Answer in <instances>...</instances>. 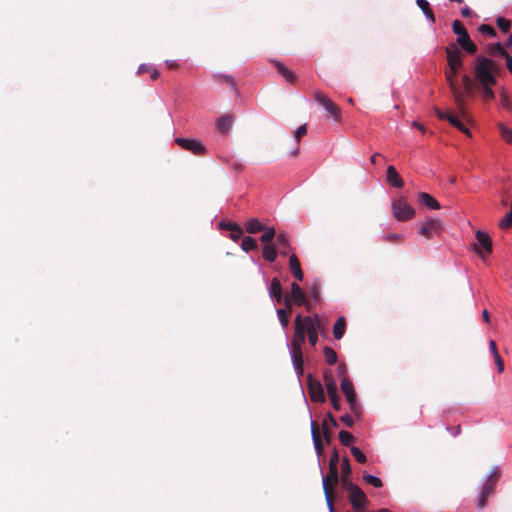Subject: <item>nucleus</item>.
Instances as JSON below:
<instances>
[{
	"mask_svg": "<svg viewBox=\"0 0 512 512\" xmlns=\"http://www.w3.org/2000/svg\"><path fill=\"white\" fill-rule=\"evenodd\" d=\"M351 453L359 463H365L367 461L366 455L356 446L351 448Z\"/></svg>",
	"mask_w": 512,
	"mask_h": 512,
	"instance_id": "nucleus-49",
	"label": "nucleus"
},
{
	"mask_svg": "<svg viewBox=\"0 0 512 512\" xmlns=\"http://www.w3.org/2000/svg\"><path fill=\"white\" fill-rule=\"evenodd\" d=\"M314 99L324 107V109L331 115V117L338 121L341 117V111L339 107L321 91L314 92Z\"/></svg>",
	"mask_w": 512,
	"mask_h": 512,
	"instance_id": "nucleus-9",
	"label": "nucleus"
},
{
	"mask_svg": "<svg viewBox=\"0 0 512 512\" xmlns=\"http://www.w3.org/2000/svg\"><path fill=\"white\" fill-rule=\"evenodd\" d=\"M492 63H493V64L489 66V69H490V71H492L493 75H495V76H496V75L501 71V67H500V65H499L496 61H494V60H492Z\"/></svg>",
	"mask_w": 512,
	"mask_h": 512,
	"instance_id": "nucleus-63",
	"label": "nucleus"
},
{
	"mask_svg": "<svg viewBox=\"0 0 512 512\" xmlns=\"http://www.w3.org/2000/svg\"><path fill=\"white\" fill-rule=\"evenodd\" d=\"M311 433H312V438L313 439H316V438H321L320 436V430H319V426L316 422L312 421L311 423Z\"/></svg>",
	"mask_w": 512,
	"mask_h": 512,
	"instance_id": "nucleus-59",
	"label": "nucleus"
},
{
	"mask_svg": "<svg viewBox=\"0 0 512 512\" xmlns=\"http://www.w3.org/2000/svg\"><path fill=\"white\" fill-rule=\"evenodd\" d=\"M392 214L398 221H407L414 217L415 210L405 198H399L392 203Z\"/></svg>",
	"mask_w": 512,
	"mask_h": 512,
	"instance_id": "nucleus-5",
	"label": "nucleus"
},
{
	"mask_svg": "<svg viewBox=\"0 0 512 512\" xmlns=\"http://www.w3.org/2000/svg\"><path fill=\"white\" fill-rule=\"evenodd\" d=\"M500 102L502 104V106L506 109H511L512 108V104L510 102V99L509 97L507 96V94L505 92H502L500 94Z\"/></svg>",
	"mask_w": 512,
	"mask_h": 512,
	"instance_id": "nucleus-55",
	"label": "nucleus"
},
{
	"mask_svg": "<svg viewBox=\"0 0 512 512\" xmlns=\"http://www.w3.org/2000/svg\"><path fill=\"white\" fill-rule=\"evenodd\" d=\"M277 315H278L279 322L281 323V325L284 328L288 327L290 313L286 309L279 308V309H277Z\"/></svg>",
	"mask_w": 512,
	"mask_h": 512,
	"instance_id": "nucleus-43",
	"label": "nucleus"
},
{
	"mask_svg": "<svg viewBox=\"0 0 512 512\" xmlns=\"http://www.w3.org/2000/svg\"><path fill=\"white\" fill-rule=\"evenodd\" d=\"M499 128H500L502 138L506 142L512 143V130L510 128L504 126L503 124H500Z\"/></svg>",
	"mask_w": 512,
	"mask_h": 512,
	"instance_id": "nucleus-50",
	"label": "nucleus"
},
{
	"mask_svg": "<svg viewBox=\"0 0 512 512\" xmlns=\"http://www.w3.org/2000/svg\"><path fill=\"white\" fill-rule=\"evenodd\" d=\"M363 479H364V481L366 483L372 485L375 488H381L383 486L382 480L379 477H377V476L364 473L363 474Z\"/></svg>",
	"mask_w": 512,
	"mask_h": 512,
	"instance_id": "nucleus-38",
	"label": "nucleus"
},
{
	"mask_svg": "<svg viewBox=\"0 0 512 512\" xmlns=\"http://www.w3.org/2000/svg\"><path fill=\"white\" fill-rule=\"evenodd\" d=\"M479 32L483 35L489 36V37H495L496 36V30L487 24H482L478 28Z\"/></svg>",
	"mask_w": 512,
	"mask_h": 512,
	"instance_id": "nucleus-48",
	"label": "nucleus"
},
{
	"mask_svg": "<svg viewBox=\"0 0 512 512\" xmlns=\"http://www.w3.org/2000/svg\"><path fill=\"white\" fill-rule=\"evenodd\" d=\"M144 73L150 74V78L153 81L157 80L159 78V71L150 65L141 64L138 67V74H144Z\"/></svg>",
	"mask_w": 512,
	"mask_h": 512,
	"instance_id": "nucleus-34",
	"label": "nucleus"
},
{
	"mask_svg": "<svg viewBox=\"0 0 512 512\" xmlns=\"http://www.w3.org/2000/svg\"><path fill=\"white\" fill-rule=\"evenodd\" d=\"M499 226L503 230H507L512 227V203L510 211L500 220Z\"/></svg>",
	"mask_w": 512,
	"mask_h": 512,
	"instance_id": "nucleus-42",
	"label": "nucleus"
},
{
	"mask_svg": "<svg viewBox=\"0 0 512 512\" xmlns=\"http://www.w3.org/2000/svg\"><path fill=\"white\" fill-rule=\"evenodd\" d=\"M287 297L293 301L294 305L304 306L307 311L311 310V302L308 300L307 295L296 282L291 283L290 294L287 295Z\"/></svg>",
	"mask_w": 512,
	"mask_h": 512,
	"instance_id": "nucleus-10",
	"label": "nucleus"
},
{
	"mask_svg": "<svg viewBox=\"0 0 512 512\" xmlns=\"http://www.w3.org/2000/svg\"><path fill=\"white\" fill-rule=\"evenodd\" d=\"M245 229L248 233L254 234L263 231L264 226L257 218H251L246 222Z\"/></svg>",
	"mask_w": 512,
	"mask_h": 512,
	"instance_id": "nucleus-30",
	"label": "nucleus"
},
{
	"mask_svg": "<svg viewBox=\"0 0 512 512\" xmlns=\"http://www.w3.org/2000/svg\"><path fill=\"white\" fill-rule=\"evenodd\" d=\"M462 84L465 90V92H463L464 95L467 94L468 96H472L474 94V89L476 85L475 81L468 74H464L462 76ZM459 112L461 113L462 116L465 115V110L463 112L459 110Z\"/></svg>",
	"mask_w": 512,
	"mask_h": 512,
	"instance_id": "nucleus-26",
	"label": "nucleus"
},
{
	"mask_svg": "<svg viewBox=\"0 0 512 512\" xmlns=\"http://www.w3.org/2000/svg\"><path fill=\"white\" fill-rule=\"evenodd\" d=\"M302 325L304 328L305 335L308 338L309 343L312 347H315L318 342V332L314 329L313 322L310 316H302Z\"/></svg>",
	"mask_w": 512,
	"mask_h": 512,
	"instance_id": "nucleus-15",
	"label": "nucleus"
},
{
	"mask_svg": "<svg viewBox=\"0 0 512 512\" xmlns=\"http://www.w3.org/2000/svg\"><path fill=\"white\" fill-rule=\"evenodd\" d=\"M500 477V472L498 469H493L489 478L482 488V492L478 501V508L483 509L487 504L488 497L494 492L497 481Z\"/></svg>",
	"mask_w": 512,
	"mask_h": 512,
	"instance_id": "nucleus-7",
	"label": "nucleus"
},
{
	"mask_svg": "<svg viewBox=\"0 0 512 512\" xmlns=\"http://www.w3.org/2000/svg\"><path fill=\"white\" fill-rule=\"evenodd\" d=\"M310 318L313 322L314 329H316L319 334H322L326 329V323L318 314H313Z\"/></svg>",
	"mask_w": 512,
	"mask_h": 512,
	"instance_id": "nucleus-37",
	"label": "nucleus"
},
{
	"mask_svg": "<svg viewBox=\"0 0 512 512\" xmlns=\"http://www.w3.org/2000/svg\"><path fill=\"white\" fill-rule=\"evenodd\" d=\"M339 464V453L336 449H333L332 455L329 460V466H337Z\"/></svg>",
	"mask_w": 512,
	"mask_h": 512,
	"instance_id": "nucleus-56",
	"label": "nucleus"
},
{
	"mask_svg": "<svg viewBox=\"0 0 512 512\" xmlns=\"http://www.w3.org/2000/svg\"><path fill=\"white\" fill-rule=\"evenodd\" d=\"M242 234H243V230H242L241 226L237 225V227L230 232V238L234 242H237L241 238Z\"/></svg>",
	"mask_w": 512,
	"mask_h": 512,
	"instance_id": "nucleus-53",
	"label": "nucleus"
},
{
	"mask_svg": "<svg viewBox=\"0 0 512 512\" xmlns=\"http://www.w3.org/2000/svg\"><path fill=\"white\" fill-rule=\"evenodd\" d=\"M456 42L461 48H463L469 54H475L477 52V46L470 39L469 34L467 36L457 37Z\"/></svg>",
	"mask_w": 512,
	"mask_h": 512,
	"instance_id": "nucleus-22",
	"label": "nucleus"
},
{
	"mask_svg": "<svg viewBox=\"0 0 512 512\" xmlns=\"http://www.w3.org/2000/svg\"><path fill=\"white\" fill-rule=\"evenodd\" d=\"M494 85L495 84H482V85H479L482 99L485 102L491 101V100H493L495 98V94H494V92L492 90V86H494Z\"/></svg>",
	"mask_w": 512,
	"mask_h": 512,
	"instance_id": "nucleus-33",
	"label": "nucleus"
},
{
	"mask_svg": "<svg viewBox=\"0 0 512 512\" xmlns=\"http://www.w3.org/2000/svg\"><path fill=\"white\" fill-rule=\"evenodd\" d=\"M452 30L458 37L467 36L468 32L459 20H454L452 23Z\"/></svg>",
	"mask_w": 512,
	"mask_h": 512,
	"instance_id": "nucleus-41",
	"label": "nucleus"
},
{
	"mask_svg": "<svg viewBox=\"0 0 512 512\" xmlns=\"http://www.w3.org/2000/svg\"><path fill=\"white\" fill-rule=\"evenodd\" d=\"M302 315L298 314L294 321V334L291 340V357L294 370L300 377L304 373L303 369V351L302 346L305 344L306 335L302 325Z\"/></svg>",
	"mask_w": 512,
	"mask_h": 512,
	"instance_id": "nucleus-2",
	"label": "nucleus"
},
{
	"mask_svg": "<svg viewBox=\"0 0 512 512\" xmlns=\"http://www.w3.org/2000/svg\"><path fill=\"white\" fill-rule=\"evenodd\" d=\"M309 293L316 302L320 300V291L317 285L312 286Z\"/></svg>",
	"mask_w": 512,
	"mask_h": 512,
	"instance_id": "nucleus-58",
	"label": "nucleus"
},
{
	"mask_svg": "<svg viewBox=\"0 0 512 512\" xmlns=\"http://www.w3.org/2000/svg\"><path fill=\"white\" fill-rule=\"evenodd\" d=\"M492 59L485 56H477L473 67L475 81L479 84H496L497 80L489 66L492 65Z\"/></svg>",
	"mask_w": 512,
	"mask_h": 512,
	"instance_id": "nucleus-4",
	"label": "nucleus"
},
{
	"mask_svg": "<svg viewBox=\"0 0 512 512\" xmlns=\"http://www.w3.org/2000/svg\"><path fill=\"white\" fill-rule=\"evenodd\" d=\"M307 133V126L306 124H303L301 125L300 127H298L294 133V138L296 140V147L295 149L291 152V155L292 156H297L298 153H299V150H300V140L301 138L306 135Z\"/></svg>",
	"mask_w": 512,
	"mask_h": 512,
	"instance_id": "nucleus-28",
	"label": "nucleus"
},
{
	"mask_svg": "<svg viewBox=\"0 0 512 512\" xmlns=\"http://www.w3.org/2000/svg\"><path fill=\"white\" fill-rule=\"evenodd\" d=\"M417 6L422 10L425 16L430 20V22L435 23V15L430 7V4L427 0H417Z\"/></svg>",
	"mask_w": 512,
	"mask_h": 512,
	"instance_id": "nucleus-31",
	"label": "nucleus"
},
{
	"mask_svg": "<svg viewBox=\"0 0 512 512\" xmlns=\"http://www.w3.org/2000/svg\"><path fill=\"white\" fill-rule=\"evenodd\" d=\"M496 24L498 28L504 33H507L511 27V21L503 17H498L496 19Z\"/></svg>",
	"mask_w": 512,
	"mask_h": 512,
	"instance_id": "nucleus-46",
	"label": "nucleus"
},
{
	"mask_svg": "<svg viewBox=\"0 0 512 512\" xmlns=\"http://www.w3.org/2000/svg\"><path fill=\"white\" fill-rule=\"evenodd\" d=\"M476 240L478 242V245L483 248V250L490 254L492 252V240L491 237L483 231L478 230L476 232Z\"/></svg>",
	"mask_w": 512,
	"mask_h": 512,
	"instance_id": "nucleus-19",
	"label": "nucleus"
},
{
	"mask_svg": "<svg viewBox=\"0 0 512 512\" xmlns=\"http://www.w3.org/2000/svg\"><path fill=\"white\" fill-rule=\"evenodd\" d=\"M340 388L347 399L351 412L356 416H359L361 409L356 399V393L352 381L348 377H343Z\"/></svg>",
	"mask_w": 512,
	"mask_h": 512,
	"instance_id": "nucleus-6",
	"label": "nucleus"
},
{
	"mask_svg": "<svg viewBox=\"0 0 512 512\" xmlns=\"http://www.w3.org/2000/svg\"><path fill=\"white\" fill-rule=\"evenodd\" d=\"M383 240L390 243H401L405 240V237L402 234L390 233L385 235Z\"/></svg>",
	"mask_w": 512,
	"mask_h": 512,
	"instance_id": "nucleus-45",
	"label": "nucleus"
},
{
	"mask_svg": "<svg viewBox=\"0 0 512 512\" xmlns=\"http://www.w3.org/2000/svg\"><path fill=\"white\" fill-rule=\"evenodd\" d=\"M282 303H284V305H285L284 309H286L289 313H291L292 305L294 304L293 301L290 298H288L287 296H285L282 300Z\"/></svg>",
	"mask_w": 512,
	"mask_h": 512,
	"instance_id": "nucleus-62",
	"label": "nucleus"
},
{
	"mask_svg": "<svg viewBox=\"0 0 512 512\" xmlns=\"http://www.w3.org/2000/svg\"><path fill=\"white\" fill-rule=\"evenodd\" d=\"M348 499L353 509L358 512H363L369 505L367 496L359 486L354 491L348 493Z\"/></svg>",
	"mask_w": 512,
	"mask_h": 512,
	"instance_id": "nucleus-12",
	"label": "nucleus"
},
{
	"mask_svg": "<svg viewBox=\"0 0 512 512\" xmlns=\"http://www.w3.org/2000/svg\"><path fill=\"white\" fill-rule=\"evenodd\" d=\"M232 124L233 117L231 115H224L218 119L216 127L220 133L225 134L231 130Z\"/></svg>",
	"mask_w": 512,
	"mask_h": 512,
	"instance_id": "nucleus-23",
	"label": "nucleus"
},
{
	"mask_svg": "<svg viewBox=\"0 0 512 512\" xmlns=\"http://www.w3.org/2000/svg\"><path fill=\"white\" fill-rule=\"evenodd\" d=\"M269 295L272 299H274L277 303H282V300L284 298L283 291H282V285L278 278H273L271 280L270 286H269Z\"/></svg>",
	"mask_w": 512,
	"mask_h": 512,
	"instance_id": "nucleus-16",
	"label": "nucleus"
},
{
	"mask_svg": "<svg viewBox=\"0 0 512 512\" xmlns=\"http://www.w3.org/2000/svg\"><path fill=\"white\" fill-rule=\"evenodd\" d=\"M322 429H323V437H324L325 441L327 443H330L331 438H332V431L329 428L327 420H323Z\"/></svg>",
	"mask_w": 512,
	"mask_h": 512,
	"instance_id": "nucleus-51",
	"label": "nucleus"
},
{
	"mask_svg": "<svg viewBox=\"0 0 512 512\" xmlns=\"http://www.w3.org/2000/svg\"><path fill=\"white\" fill-rule=\"evenodd\" d=\"M339 483H340L341 487L343 489H345L348 493H350L351 491H354L358 487L356 484H354L350 480V477H346V476H341L339 479Z\"/></svg>",
	"mask_w": 512,
	"mask_h": 512,
	"instance_id": "nucleus-39",
	"label": "nucleus"
},
{
	"mask_svg": "<svg viewBox=\"0 0 512 512\" xmlns=\"http://www.w3.org/2000/svg\"><path fill=\"white\" fill-rule=\"evenodd\" d=\"M418 199L423 205L427 206L430 209L437 210L441 208L439 202L428 193H419Z\"/></svg>",
	"mask_w": 512,
	"mask_h": 512,
	"instance_id": "nucleus-25",
	"label": "nucleus"
},
{
	"mask_svg": "<svg viewBox=\"0 0 512 512\" xmlns=\"http://www.w3.org/2000/svg\"><path fill=\"white\" fill-rule=\"evenodd\" d=\"M274 67L276 68L277 72L281 74L285 80L291 84H294L297 80V76L295 73L291 70H289L284 64H282L280 61L273 60L272 61Z\"/></svg>",
	"mask_w": 512,
	"mask_h": 512,
	"instance_id": "nucleus-17",
	"label": "nucleus"
},
{
	"mask_svg": "<svg viewBox=\"0 0 512 512\" xmlns=\"http://www.w3.org/2000/svg\"><path fill=\"white\" fill-rule=\"evenodd\" d=\"M263 231H264V233L260 237V240L263 243H269L277 236L275 229L273 227H269V228L264 227Z\"/></svg>",
	"mask_w": 512,
	"mask_h": 512,
	"instance_id": "nucleus-40",
	"label": "nucleus"
},
{
	"mask_svg": "<svg viewBox=\"0 0 512 512\" xmlns=\"http://www.w3.org/2000/svg\"><path fill=\"white\" fill-rule=\"evenodd\" d=\"M323 380L327 390V394H334L337 392V384L333 378L331 370H325L323 373Z\"/></svg>",
	"mask_w": 512,
	"mask_h": 512,
	"instance_id": "nucleus-24",
	"label": "nucleus"
},
{
	"mask_svg": "<svg viewBox=\"0 0 512 512\" xmlns=\"http://www.w3.org/2000/svg\"><path fill=\"white\" fill-rule=\"evenodd\" d=\"M486 52L491 56L499 55L503 58L508 54L500 42L488 44Z\"/></svg>",
	"mask_w": 512,
	"mask_h": 512,
	"instance_id": "nucleus-29",
	"label": "nucleus"
},
{
	"mask_svg": "<svg viewBox=\"0 0 512 512\" xmlns=\"http://www.w3.org/2000/svg\"><path fill=\"white\" fill-rule=\"evenodd\" d=\"M340 420L348 427H352L354 425V420L349 414L341 416Z\"/></svg>",
	"mask_w": 512,
	"mask_h": 512,
	"instance_id": "nucleus-60",
	"label": "nucleus"
},
{
	"mask_svg": "<svg viewBox=\"0 0 512 512\" xmlns=\"http://www.w3.org/2000/svg\"><path fill=\"white\" fill-rule=\"evenodd\" d=\"M386 179L390 185L396 188H402L404 185L402 178L400 177L395 167L392 165L388 166L387 168Z\"/></svg>",
	"mask_w": 512,
	"mask_h": 512,
	"instance_id": "nucleus-18",
	"label": "nucleus"
},
{
	"mask_svg": "<svg viewBox=\"0 0 512 512\" xmlns=\"http://www.w3.org/2000/svg\"><path fill=\"white\" fill-rule=\"evenodd\" d=\"M307 390L311 401L315 403H324L326 400L321 382L315 379L312 374L307 376Z\"/></svg>",
	"mask_w": 512,
	"mask_h": 512,
	"instance_id": "nucleus-8",
	"label": "nucleus"
},
{
	"mask_svg": "<svg viewBox=\"0 0 512 512\" xmlns=\"http://www.w3.org/2000/svg\"><path fill=\"white\" fill-rule=\"evenodd\" d=\"M434 112L440 120H447L452 126L457 128L459 131L471 137L469 129L455 115H453L450 112H443L438 108H434Z\"/></svg>",
	"mask_w": 512,
	"mask_h": 512,
	"instance_id": "nucleus-13",
	"label": "nucleus"
},
{
	"mask_svg": "<svg viewBox=\"0 0 512 512\" xmlns=\"http://www.w3.org/2000/svg\"><path fill=\"white\" fill-rule=\"evenodd\" d=\"M346 331V320L344 317H339L333 326L334 338L340 340Z\"/></svg>",
	"mask_w": 512,
	"mask_h": 512,
	"instance_id": "nucleus-27",
	"label": "nucleus"
},
{
	"mask_svg": "<svg viewBox=\"0 0 512 512\" xmlns=\"http://www.w3.org/2000/svg\"><path fill=\"white\" fill-rule=\"evenodd\" d=\"M328 397L330 399V402H331L333 408L336 411H339L341 408V404H340V397H339L338 393L336 392L334 394H329Z\"/></svg>",
	"mask_w": 512,
	"mask_h": 512,
	"instance_id": "nucleus-52",
	"label": "nucleus"
},
{
	"mask_svg": "<svg viewBox=\"0 0 512 512\" xmlns=\"http://www.w3.org/2000/svg\"><path fill=\"white\" fill-rule=\"evenodd\" d=\"M275 246L279 249V253L283 256L287 255L290 248V242L286 233L281 232L276 236Z\"/></svg>",
	"mask_w": 512,
	"mask_h": 512,
	"instance_id": "nucleus-21",
	"label": "nucleus"
},
{
	"mask_svg": "<svg viewBox=\"0 0 512 512\" xmlns=\"http://www.w3.org/2000/svg\"><path fill=\"white\" fill-rule=\"evenodd\" d=\"M241 248L245 252H250L252 250H256L258 248V244L254 238L246 236L242 239Z\"/></svg>",
	"mask_w": 512,
	"mask_h": 512,
	"instance_id": "nucleus-35",
	"label": "nucleus"
},
{
	"mask_svg": "<svg viewBox=\"0 0 512 512\" xmlns=\"http://www.w3.org/2000/svg\"><path fill=\"white\" fill-rule=\"evenodd\" d=\"M445 52L447 55V62H448V71H446V80L448 82V85L453 93L455 104L461 112L464 111V93L461 91L456 83L455 77L459 71V69L463 65L462 61V53L461 51L455 46L451 45L445 48Z\"/></svg>",
	"mask_w": 512,
	"mask_h": 512,
	"instance_id": "nucleus-1",
	"label": "nucleus"
},
{
	"mask_svg": "<svg viewBox=\"0 0 512 512\" xmlns=\"http://www.w3.org/2000/svg\"><path fill=\"white\" fill-rule=\"evenodd\" d=\"M352 469L349 462V459L347 457H344L342 459L341 464V476L351 477Z\"/></svg>",
	"mask_w": 512,
	"mask_h": 512,
	"instance_id": "nucleus-47",
	"label": "nucleus"
},
{
	"mask_svg": "<svg viewBox=\"0 0 512 512\" xmlns=\"http://www.w3.org/2000/svg\"><path fill=\"white\" fill-rule=\"evenodd\" d=\"M175 143L179 145L182 149L190 151L195 155L202 156L205 155L207 152L205 146L199 140L196 139L178 137L175 139Z\"/></svg>",
	"mask_w": 512,
	"mask_h": 512,
	"instance_id": "nucleus-11",
	"label": "nucleus"
},
{
	"mask_svg": "<svg viewBox=\"0 0 512 512\" xmlns=\"http://www.w3.org/2000/svg\"><path fill=\"white\" fill-rule=\"evenodd\" d=\"M313 442H314V446H315V450H316L317 454L319 456L322 455L324 452V447H323L321 438L313 439Z\"/></svg>",
	"mask_w": 512,
	"mask_h": 512,
	"instance_id": "nucleus-57",
	"label": "nucleus"
},
{
	"mask_svg": "<svg viewBox=\"0 0 512 512\" xmlns=\"http://www.w3.org/2000/svg\"><path fill=\"white\" fill-rule=\"evenodd\" d=\"M442 231V221L439 219H429L425 224L422 225L419 233L427 238L430 239L434 235L440 234Z\"/></svg>",
	"mask_w": 512,
	"mask_h": 512,
	"instance_id": "nucleus-14",
	"label": "nucleus"
},
{
	"mask_svg": "<svg viewBox=\"0 0 512 512\" xmlns=\"http://www.w3.org/2000/svg\"><path fill=\"white\" fill-rule=\"evenodd\" d=\"M339 440L344 446H349L354 441V436L345 430L339 432Z\"/></svg>",
	"mask_w": 512,
	"mask_h": 512,
	"instance_id": "nucleus-44",
	"label": "nucleus"
},
{
	"mask_svg": "<svg viewBox=\"0 0 512 512\" xmlns=\"http://www.w3.org/2000/svg\"><path fill=\"white\" fill-rule=\"evenodd\" d=\"M339 471L337 466H329V472L322 478L325 500L330 512L335 511V487L339 484Z\"/></svg>",
	"mask_w": 512,
	"mask_h": 512,
	"instance_id": "nucleus-3",
	"label": "nucleus"
},
{
	"mask_svg": "<svg viewBox=\"0 0 512 512\" xmlns=\"http://www.w3.org/2000/svg\"><path fill=\"white\" fill-rule=\"evenodd\" d=\"M494 360L497 365L498 371L502 373L504 371V361L501 358L500 354L494 356Z\"/></svg>",
	"mask_w": 512,
	"mask_h": 512,
	"instance_id": "nucleus-61",
	"label": "nucleus"
},
{
	"mask_svg": "<svg viewBox=\"0 0 512 512\" xmlns=\"http://www.w3.org/2000/svg\"><path fill=\"white\" fill-rule=\"evenodd\" d=\"M504 58L506 60L507 69L512 74V56L507 54Z\"/></svg>",
	"mask_w": 512,
	"mask_h": 512,
	"instance_id": "nucleus-64",
	"label": "nucleus"
},
{
	"mask_svg": "<svg viewBox=\"0 0 512 512\" xmlns=\"http://www.w3.org/2000/svg\"><path fill=\"white\" fill-rule=\"evenodd\" d=\"M276 248L275 245H265L263 247V258L270 263L274 262L277 258Z\"/></svg>",
	"mask_w": 512,
	"mask_h": 512,
	"instance_id": "nucleus-32",
	"label": "nucleus"
},
{
	"mask_svg": "<svg viewBox=\"0 0 512 512\" xmlns=\"http://www.w3.org/2000/svg\"><path fill=\"white\" fill-rule=\"evenodd\" d=\"M289 267H290V270H291V273L293 274V276L297 280L302 281L304 278V273L301 269L300 262L294 253L290 255Z\"/></svg>",
	"mask_w": 512,
	"mask_h": 512,
	"instance_id": "nucleus-20",
	"label": "nucleus"
},
{
	"mask_svg": "<svg viewBox=\"0 0 512 512\" xmlns=\"http://www.w3.org/2000/svg\"><path fill=\"white\" fill-rule=\"evenodd\" d=\"M323 353L327 364L334 365L337 362V354L331 347L325 346Z\"/></svg>",
	"mask_w": 512,
	"mask_h": 512,
	"instance_id": "nucleus-36",
	"label": "nucleus"
},
{
	"mask_svg": "<svg viewBox=\"0 0 512 512\" xmlns=\"http://www.w3.org/2000/svg\"><path fill=\"white\" fill-rule=\"evenodd\" d=\"M237 223H234V222H225V221H221L219 223V228L222 229V230H227V231H232L234 230L236 227H237Z\"/></svg>",
	"mask_w": 512,
	"mask_h": 512,
	"instance_id": "nucleus-54",
	"label": "nucleus"
}]
</instances>
